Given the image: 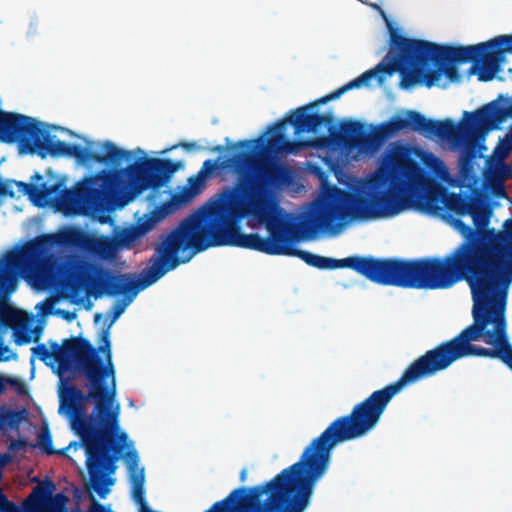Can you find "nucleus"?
Instances as JSON below:
<instances>
[{"label":"nucleus","instance_id":"1","mask_svg":"<svg viewBox=\"0 0 512 512\" xmlns=\"http://www.w3.org/2000/svg\"><path fill=\"white\" fill-rule=\"evenodd\" d=\"M266 147L267 139L262 136L240 140L230 147L244 149L223 163L238 174V180L221 193L204 218H186L164 235L173 255L194 256L210 246L284 255L288 241L300 235L310 238L318 231H336L350 220L397 215L406 207L408 196L424 184L416 162L395 158L390 170L375 172L354 191L336 185L327 187L299 223L271 219L274 190L289 186L293 174L285 164L261 156L269 153Z\"/></svg>","mask_w":512,"mask_h":512},{"label":"nucleus","instance_id":"2","mask_svg":"<svg viewBox=\"0 0 512 512\" xmlns=\"http://www.w3.org/2000/svg\"><path fill=\"white\" fill-rule=\"evenodd\" d=\"M473 323L411 362L400 378L356 404L350 414L338 417L284 469V480H321L331 465L332 451L341 443L360 438L380 421L393 397L405 386L434 376L469 356L500 359L512 370V345L507 333L509 287L499 284L470 289Z\"/></svg>","mask_w":512,"mask_h":512},{"label":"nucleus","instance_id":"3","mask_svg":"<svg viewBox=\"0 0 512 512\" xmlns=\"http://www.w3.org/2000/svg\"><path fill=\"white\" fill-rule=\"evenodd\" d=\"M452 225L464 240L444 257L418 259L394 258L400 287L414 289H448L465 281L470 289L501 284L507 231L475 230L461 219Z\"/></svg>","mask_w":512,"mask_h":512},{"label":"nucleus","instance_id":"4","mask_svg":"<svg viewBox=\"0 0 512 512\" xmlns=\"http://www.w3.org/2000/svg\"><path fill=\"white\" fill-rule=\"evenodd\" d=\"M102 342L97 349L83 337L64 339L62 345L51 343V350L45 344L32 347V354L47 364L53 359L58 364L59 374L68 371L74 360L78 374L85 379L84 393L75 385L65 386L59 395L60 410L71 418L73 428L85 442H90L97 435L93 417L86 415L85 403L93 401L94 417L98 416L107 425L109 420L108 405L116 397V369L112 361L111 341L107 330L102 333Z\"/></svg>","mask_w":512,"mask_h":512},{"label":"nucleus","instance_id":"5","mask_svg":"<svg viewBox=\"0 0 512 512\" xmlns=\"http://www.w3.org/2000/svg\"><path fill=\"white\" fill-rule=\"evenodd\" d=\"M180 167L181 162L171 159L143 158L125 168L104 169L79 181L73 189L65 187L63 178L56 179L50 185L13 182L35 205L49 206L65 215H75L84 208H96L111 196L123 194L132 199L147 189H159L170 181Z\"/></svg>","mask_w":512,"mask_h":512},{"label":"nucleus","instance_id":"6","mask_svg":"<svg viewBox=\"0 0 512 512\" xmlns=\"http://www.w3.org/2000/svg\"><path fill=\"white\" fill-rule=\"evenodd\" d=\"M161 242L155 248V252L149 261V266L141 273V278L135 280L130 273L113 274L100 265L88 261L79 260L73 263L66 275V287L75 296L85 292L95 298L103 294L115 296L122 294V300L117 301L111 308V320L107 330L124 313L127 306L134 300L137 294L157 282L166 273L176 269L179 265L187 263L193 254L185 257L173 255L164 235L160 237ZM101 332V334L103 333ZM110 334V332H108ZM102 341V338L100 339ZM101 342L100 345H102Z\"/></svg>","mask_w":512,"mask_h":512},{"label":"nucleus","instance_id":"7","mask_svg":"<svg viewBox=\"0 0 512 512\" xmlns=\"http://www.w3.org/2000/svg\"><path fill=\"white\" fill-rule=\"evenodd\" d=\"M54 246L67 247L66 229L58 233L42 234L25 243L19 250L8 251L0 258V327L13 331L17 345L32 341L28 317L24 311L4 302L17 290L23 273L43 264Z\"/></svg>","mask_w":512,"mask_h":512},{"label":"nucleus","instance_id":"8","mask_svg":"<svg viewBox=\"0 0 512 512\" xmlns=\"http://www.w3.org/2000/svg\"><path fill=\"white\" fill-rule=\"evenodd\" d=\"M115 397L108 405L109 420L107 425L102 423L98 416L94 417V409L91 414L93 425L97 435L92 441L85 442L82 436L73 428L70 416L59 409L60 414L67 416L72 431L79 437V441L71 442L67 447L57 450V454L65 455L81 472V480H113L117 469V461L121 458L127 434L119 432V405L113 409Z\"/></svg>","mask_w":512,"mask_h":512},{"label":"nucleus","instance_id":"9","mask_svg":"<svg viewBox=\"0 0 512 512\" xmlns=\"http://www.w3.org/2000/svg\"><path fill=\"white\" fill-rule=\"evenodd\" d=\"M391 136L385 122L371 125V131L368 132L364 123L357 120H344L339 128L330 127L329 134L305 141L289 140L284 134L276 133L267 138L266 148L274 154H296L305 147L329 149L340 146L358 149L361 152H375Z\"/></svg>","mask_w":512,"mask_h":512},{"label":"nucleus","instance_id":"10","mask_svg":"<svg viewBox=\"0 0 512 512\" xmlns=\"http://www.w3.org/2000/svg\"><path fill=\"white\" fill-rule=\"evenodd\" d=\"M284 255L298 257L307 265L320 270L348 268L374 283L400 287L394 258L380 259L372 256L354 255L343 259H333L297 249L289 242Z\"/></svg>","mask_w":512,"mask_h":512},{"label":"nucleus","instance_id":"11","mask_svg":"<svg viewBox=\"0 0 512 512\" xmlns=\"http://www.w3.org/2000/svg\"><path fill=\"white\" fill-rule=\"evenodd\" d=\"M408 67L409 73L404 77L406 86L413 87L423 84L427 88L436 85L442 75H445L451 82L460 80V73L456 63L452 61L438 60L431 54L434 51L415 43V39L407 38Z\"/></svg>","mask_w":512,"mask_h":512},{"label":"nucleus","instance_id":"12","mask_svg":"<svg viewBox=\"0 0 512 512\" xmlns=\"http://www.w3.org/2000/svg\"><path fill=\"white\" fill-rule=\"evenodd\" d=\"M352 87L350 86L349 82L345 84L344 86L338 88L337 90L331 92L330 94L321 97L320 99L299 107L293 111H291V115L288 116L285 119L279 120L276 122L270 129L273 130L272 135H275L276 133H282V128L285 123H290L296 133H313L315 135L322 136L324 135V131L327 130L329 132L330 127H335L333 125L334 123V115L331 111H328L323 114L319 113H311L309 112L310 109L313 107L319 105V104H325L330 100H334L339 98L343 93L351 90Z\"/></svg>","mask_w":512,"mask_h":512},{"label":"nucleus","instance_id":"13","mask_svg":"<svg viewBox=\"0 0 512 512\" xmlns=\"http://www.w3.org/2000/svg\"><path fill=\"white\" fill-rule=\"evenodd\" d=\"M406 116L407 118L393 116L389 121L385 122L392 136L402 130L411 129L428 137H438L448 141H458L461 138V128L451 119H428L421 113L413 110L407 111ZM464 117L466 118L465 115ZM469 119L467 117L466 126L462 127L465 133L474 127L469 124Z\"/></svg>","mask_w":512,"mask_h":512},{"label":"nucleus","instance_id":"14","mask_svg":"<svg viewBox=\"0 0 512 512\" xmlns=\"http://www.w3.org/2000/svg\"><path fill=\"white\" fill-rule=\"evenodd\" d=\"M406 49L407 37L403 36L398 29L393 28L389 24L388 53L375 68L365 71L360 76L350 81L349 84L352 89L368 85L372 78H374L378 73L391 76L396 72H399L401 77L400 87L403 89H409L410 86H406L404 81V77L409 73L408 53H406Z\"/></svg>","mask_w":512,"mask_h":512},{"label":"nucleus","instance_id":"15","mask_svg":"<svg viewBox=\"0 0 512 512\" xmlns=\"http://www.w3.org/2000/svg\"><path fill=\"white\" fill-rule=\"evenodd\" d=\"M316 482H265L266 512H302Z\"/></svg>","mask_w":512,"mask_h":512},{"label":"nucleus","instance_id":"16","mask_svg":"<svg viewBox=\"0 0 512 512\" xmlns=\"http://www.w3.org/2000/svg\"><path fill=\"white\" fill-rule=\"evenodd\" d=\"M38 485L24 501L25 512H69L70 499L64 492L54 494L56 482H37ZM88 512H112L94 502Z\"/></svg>","mask_w":512,"mask_h":512},{"label":"nucleus","instance_id":"17","mask_svg":"<svg viewBox=\"0 0 512 512\" xmlns=\"http://www.w3.org/2000/svg\"><path fill=\"white\" fill-rule=\"evenodd\" d=\"M415 43L433 50L434 54L432 55L438 60L452 61L453 63H466L470 61L474 63L480 59V56L485 53V48L489 46L501 47V45H506L505 50L512 51V36H497L484 43L458 47L439 45L421 39H415Z\"/></svg>","mask_w":512,"mask_h":512},{"label":"nucleus","instance_id":"18","mask_svg":"<svg viewBox=\"0 0 512 512\" xmlns=\"http://www.w3.org/2000/svg\"><path fill=\"white\" fill-rule=\"evenodd\" d=\"M39 133L40 124L33 118L0 110V141H20L25 147L26 141L33 140Z\"/></svg>","mask_w":512,"mask_h":512},{"label":"nucleus","instance_id":"19","mask_svg":"<svg viewBox=\"0 0 512 512\" xmlns=\"http://www.w3.org/2000/svg\"><path fill=\"white\" fill-rule=\"evenodd\" d=\"M67 247L79 249L102 259L113 257L117 250L115 239L94 236L79 228H66Z\"/></svg>","mask_w":512,"mask_h":512},{"label":"nucleus","instance_id":"20","mask_svg":"<svg viewBox=\"0 0 512 512\" xmlns=\"http://www.w3.org/2000/svg\"><path fill=\"white\" fill-rule=\"evenodd\" d=\"M169 215V204L156 206L149 213L140 217L137 222L122 229L115 237L118 248L130 247L152 231L156 225Z\"/></svg>","mask_w":512,"mask_h":512},{"label":"nucleus","instance_id":"21","mask_svg":"<svg viewBox=\"0 0 512 512\" xmlns=\"http://www.w3.org/2000/svg\"><path fill=\"white\" fill-rule=\"evenodd\" d=\"M101 148L103 153L90 151L79 144H70L67 157H73L82 164L93 161L101 164L118 165L123 160H129L132 156L130 151L117 147L109 140L104 141Z\"/></svg>","mask_w":512,"mask_h":512},{"label":"nucleus","instance_id":"22","mask_svg":"<svg viewBox=\"0 0 512 512\" xmlns=\"http://www.w3.org/2000/svg\"><path fill=\"white\" fill-rule=\"evenodd\" d=\"M464 115L470 118L471 126L496 127L512 117V98L500 96L498 100H494L474 112H464Z\"/></svg>","mask_w":512,"mask_h":512},{"label":"nucleus","instance_id":"23","mask_svg":"<svg viewBox=\"0 0 512 512\" xmlns=\"http://www.w3.org/2000/svg\"><path fill=\"white\" fill-rule=\"evenodd\" d=\"M507 36H512L508 34ZM506 45L501 47L489 46L485 48V53L480 56V59L475 61L470 68L471 74H477L478 80L488 82L494 79L496 74L500 71L501 61L505 53L512 54L511 50H505Z\"/></svg>","mask_w":512,"mask_h":512},{"label":"nucleus","instance_id":"24","mask_svg":"<svg viewBox=\"0 0 512 512\" xmlns=\"http://www.w3.org/2000/svg\"><path fill=\"white\" fill-rule=\"evenodd\" d=\"M70 143L54 139L47 131L40 127V133L33 140H27L25 148L29 153H37L42 158L67 156Z\"/></svg>","mask_w":512,"mask_h":512},{"label":"nucleus","instance_id":"25","mask_svg":"<svg viewBox=\"0 0 512 512\" xmlns=\"http://www.w3.org/2000/svg\"><path fill=\"white\" fill-rule=\"evenodd\" d=\"M448 191L439 184H429L418 198V207L432 215H440L444 210V202Z\"/></svg>","mask_w":512,"mask_h":512},{"label":"nucleus","instance_id":"26","mask_svg":"<svg viewBox=\"0 0 512 512\" xmlns=\"http://www.w3.org/2000/svg\"><path fill=\"white\" fill-rule=\"evenodd\" d=\"M512 148V143L507 142V147L500 152L499 159L490 167L488 174V181L494 188L496 195L505 196L506 191L504 188V182L512 178L511 167L504 162V158Z\"/></svg>","mask_w":512,"mask_h":512},{"label":"nucleus","instance_id":"27","mask_svg":"<svg viewBox=\"0 0 512 512\" xmlns=\"http://www.w3.org/2000/svg\"><path fill=\"white\" fill-rule=\"evenodd\" d=\"M479 194L471 193H447L444 209L453 212L459 216H465L471 212L474 202L479 198Z\"/></svg>","mask_w":512,"mask_h":512},{"label":"nucleus","instance_id":"28","mask_svg":"<svg viewBox=\"0 0 512 512\" xmlns=\"http://www.w3.org/2000/svg\"><path fill=\"white\" fill-rule=\"evenodd\" d=\"M238 490L214 503L206 512H254L253 505L244 497H236Z\"/></svg>","mask_w":512,"mask_h":512},{"label":"nucleus","instance_id":"29","mask_svg":"<svg viewBox=\"0 0 512 512\" xmlns=\"http://www.w3.org/2000/svg\"><path fill=\"white\" fill-rule=\"evenodd\" d=\"M503 227V231H507V227H512V219H507ZM504 248L505 254L502 261L501 284L510 288L512 284V237L507 236Z\"/></svg>","mask_w":512,"mask_h":512},{"label":"nucleus","instance_id":"30","mask_svg":"<svg viewBox=\"0 0 512 512\" xmlns=\"http://www.w3.org/2000/svg\"><path fill=\"white\" fill-rule=\"evenodd\" d=\"M201 187H198L194 182L189 179V187L184 188L182 191L172 195L171 200L164 204H169V215L177 208L191 202L195 196L201 193Z\"/></svg>","mask_w":512,"mask_h":512},{"label":"nucleus","instance_id":"31","mask_svg":"<svg viewBox=\"0 0 512 512\" xmlns=\"http://www.w3.org/2000/svg\"><path fill=\"white\" fill-rule=\"evenodd\" d=\"M467 215H470L472 218V223L475 230H489L487 228L490 221V213L484 205L482 198H479L474 202L473 207L471 208V212Z\"/></svg>","mask_w":512,"mask_h":512},{"label":"nucleus","instance_id":"32","mask_svg":"<svg viewBox=\"0 0 512 512\" xmlns=\"http://www.w3.org/2000/svg\"><path fill=\"white\" fill-rule=\"evenodd\" d=\"M124 447L125 445L123 448ZM121 457H124L129 480H145V469L140 465L139 456L136 450H129L124 455L123 449Z\"/></svg>","mask_w":512,"mask_h":512},{"label":"nucleus","instance_id":"33","mask_svg":"<svg viewBox=\"0 0 512 512\" xmlns=\"http://www.w3.org/2000/svg\"><path fill=\"white\" fill-rule=\"evenodd\" d=\"M232 157H229L225 160H223L220 164H218V161L220 158H218L216 161L212 159H207L204 161L202 167L198 171V174L196 177L190 178L194 184H196L198 187H201L203 189L205 180L210 177L217 169H230L232 172H234L237 176L238 174L231 168V167H223V163Z\"/></svg>","mask_w":512,"mask_h":512},{"label":"nucleus","instance_id":"34","mask_svg":"<svg viewBox=\"0 0 512 512\" xmlns=\"http://www.w3.org/2000/svg\"><path fill=\"white\" fill-rule=\"evenodd\" d=\"M421 161L436 176L443 177L447 174L444 162L432 152H425L421 157Z\"/></svg>","mask_w":512,"mask_h":512},{"label":"nucleus","instance_id":"35","mask_svg":"<svg viewBox=\"0 0 512 512\" xmlns=\"http://www.w3.org/2000/svg\"><path fill=\"white\" fill-rule=\"evenodd\" d=\"M0 419L3 421V427L8 426L11 429H18L20 423L25 419V411L6 410L0 416Z\"/></svg>","mask_w":512,"mask_h":512},{"label":"nucleus","instance_id":"36","mask_svg":"<svg viewBox=\"0 0 512 512\" xmlns=\"http://www.w3.org/2000/svg\"><path fill=\"white\" fill-rule=\"evenodd\" d=\"M132 496L134 501L139 505V512L143 510V508L148 507V503L146 501V490L144 487L145 482H132Z\"/></svg>","mask_w":512,"mask_h":512},{"label":"nucleus","instance_id":"37","mask_svg":"<svg viewBox=\"0 0 512 512\" xmlns=\"http://www.w3.org/2000/svg\"><path fill=\"white\" fill-rule=\"evenodd\" d=\"M38 445L42 447L47 455L57 453L52 446V436L48 429L41 431L38 436Z\"/></svg>","mask_w":512,"mask_h":512},{"label":"nucleus","instance_id":"38","mask_svg":"<svg viewBox=\"0 0 512 512\" xmlns=\"http://www.w3.org/2000/svg\"><path fill=\"white\" fill-rule=\"evenodd\" d=\"M0 510L2 512H25L24 504L19 509L13 502L9 501L0 488Z\"/></svg>","mask_w":512,"mask_h":512},{"label":"nucleus","instance_id":"39","mask_svg":"<svg viewBox=\"0 0 512 512\" xmlns=\"http://www.w3.org/2000/svg\"><path fill=\"white\" fill-rule=\"evenodd\" d=\"M36 308L39 309L43 315L50 314L52 312L53 302L47 298L44 301L38 303Z\"/></svg>","mask_w":512,"mask_h":512},{"label":"nucleus","instance_id":"40","mask_svg":"<svg viewBox=\"0 0 512 512\" xmlns=\"http://www.w3.org/2000/svg\"><path fill=\"white\" fill-rule=\"evenodd\" d=\"M1 196L13 197L14 191L12 190L11 183L0 179V197Z\"/></svg>","mask_w":512,"mask_h":512},{"label":"nucleus","instance_id":"41","mask_svg":"<svg viewBox=\"0 0 512 512\" xmlns=\"http://www.w3.org/2000/svg\"><path fill=\"white\" fill-rule=\"evenodd\" d=\"M10 349L4 344L3 338L0 336V362L8 361L10 359Z\"/></svg>","mask_w":512,"mask_h":512},{"label":"nucleus","instance_id":"42","mask_svg":"<svg viewBox=\"0 0 512 512\" xmlns=\"http://www.w3.org/2000/svg\"><path fill=\"white\" fill-rule=\"evenodd\" d=\"M17 382L18 381L14 378L0 376V394H2L6 390L7 384L14 386L17 384Z\"/></svg>","mask_w":512,"mask_h":512},{"label":"nucleus","instance_id":"43","mask_svg":"<svg viewBox=\"0 0 512 512\" xmlns=\"http://www.w3.org/2000/svg\"><path fill=\"white\" fill-rule=\"evenodd\" d=\"M85 487L87 488H94L95 490H98V487L105 486L109 487L115 484V482H83Z\"/></svg>","mask_w":512,"mask_h":512},{"label":"nucleus","instance_id":"44","mask_svg":"<svg viewBox=\"0 0 512 512\" xmlns=\"http://www.w3.org/2000/svg\"><path fill=\"white\" fill-rule=\"evenodd\" d=\"M6 459H7L6 455L0 454V480H2V468L6 463Z\"/></svg>","mask_w":512,"mask_h":512},{"label":"nucleus","instance_id":"45","mask_svg":"<svg viewBox=\"0 0 512 512\" xmlns=\"http://www.w3.org/2000/svg\"><path fill=\"white\" fill-rule=\"evenodd\" d=\"M63 314H64V318L68 321H71L75 317L74 313H71L68 311H63Z\"/></svg>","mask_w":512,"mask_h":512},{"label":"nucleus","instance_id":"46","mask_svg":"<svg viewBox=\"0 0 512 512\" xmlns=\"http://www.w3.org/2000/svg\"><path fill=\"white\" fill-rule=\"evenodd\" d=\"M247 476H248L247 469H246V468H243V469L241 470V472H240V475H239L240 480H246Z\"/></svg>","mask_w":512,"mask_h":512},{"label":"nucleus","instance_id":"47","mask_svg":"<svg viewBox=\"0 0 512 512\" xmlns=\"http://www.w3.org/2000/svg\"><path fill=\"white\" fill-rule=\"evenodd\" d=\"M38 26V22H31L30 23V33H36V28Z\"/></svg>","mask_w":512,"mask_h":512},{"label":"nucleus","instance_id":"48","mask_svg":"<svg viewBox=\"0 0 512 512\" xmlns=\"http://www.w3.org/2000/svg\"><path fill=\"white\" fill-rule=\"evenodd\" d=\"M182 147H184L185 149H191L195 146L194 143H183L181 144Z\"/></svg>","mask_w":512,"mask_h":512},{"label":"nucleus","instance_id":"49","mask_svg":"<svg viewBox=\"0 0 512 512\" xmlns=\"http://www.w3.org/2000/svg\"><path fill=\"white\" fill-rule=\"evenodd\" d=\"M32 178L33 179H37V180H41L42 179V175H40L39 173H36Z\"/></svg>","mask_w":512,"mask_h":512},{"label":"nucleus","instance_id":"50","mask_svg":"<svg viewBox=\"0 0 512 512\" xmlns=\"http://www.w3.org/2000/svg\"><path fill=\"white\" fill-rule=\"evenodd\" d=\"M28 480L37 481V480H40V478L37 476H34V477L29 478Z\"/></svg>","mask_w":512,"mask_h":512},{"label":"nucleus","instance_id":"51","mask_svg":"<svg viewBox=\"0 0 512 512\" xmlns=\"http://www.w3.org/2000/svg\"><path fill=\"white\" fill-rule=\"evenodd\" d=\"M509 136H510L511 141H512V125H511V128H510V130H509Z\"/></svg>","mask_w":512,"mask_h":512},{"label":"nucleus","instance_id":"52","mask_svg":"<svg viewBox=\"0 0 512 512\" xmlns=\"http://www.w3.org/2000/svg\"><path fill=\"white\" fill-rule=\"evenodd\" d=\"M223 147L222 146H218L217 148H215V150L217 151H222Z\"/></svg>","mask_w":512,"mask_h":512},{"label":"nucleus","instance_id":"53","mask_svg":"<svg viewBox=\"0 0 512 512\" xmlns=\"http://www.w3.org/2000/svg\"><path fill=\"white\" fill-rule=\"evenodd\" d=\"M3 429V421L0 419V430Z\"/></svg>","mask_w":512,"mask_h":512},{"label":"nucleus","instance_id":"54","mask_svg":"<svg viewBox=\"0 0 512 512\" xmlns=\"http://www.w3.org/2000/svg\"><path fill=\"white\" fill-rule=\"evenodd\" d=\"M43 480L48 481V480H51V479H50V477L48 475H46Z\"/></svg>","mask_w":512,"mask_h":512},{"label":"nucleus","instance_id":"55","mask_svg":"<svg viewBox=\"0 0 512 512\" xmlns=\"http://www.w3.org/2000/svg\"><path fill=\"white\" fill-rule=\"evenodd\" d=\"M58 480L66 481L67 479H66V477H63V478L59 477Z\"/></svg>","mask_w":512,"mask_h":512},{"label":"nucleus","instance_id":"56","mask_svg":"<svg viewBox=\"0 0 512 512\" xmlns=\"http://www.w3.org/2000/svg\"><path fill=\"white\" fill-rule=\"evenodd\" d=\"M98 493H99L100 497H104V494L102 492L98 491Z\"/></svg>","mask_w":512,"mask_h":512}]
</instances>
